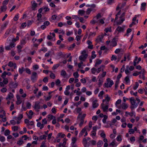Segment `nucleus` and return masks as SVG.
<instances>
[{
    "label": "nucleus",
    "mask_w": 147,
    "mask_h": 147,
    "mask_svg": "<svg viewBox=\"0 0 147 147\" xmlns=\"http://www.w3.org/2000/svg\"><path fill=\"white\" fill-rule=\"evenodd\" d=\"M136 100L138 102L137 103L136 102V100L134 98L132 97L129 98V101L131 104L130 108L131 110L136 108L138 106L139 103L140 102V100L139 98H136Z\"/></svg>",
    "instance_id": "f257e3e1"
},
{
    "label": "nucleus",
    "mask_w": 147,
    "mask_h": 147,
    "mask_svg": "<svg viewBox=\"0 0 147 147\" xmlns=\"http://www.w3.org/2000/svg\"><path fill=\"white\" fill-rule=\"evenodd\" d=\"M38 78V75L36 72H33L31 76V79L33 82H35L37 80Z\"/></svg>",
    "instance_id": "f03ea898"
},
{
    "label": "nucleus",
    "mask_w": 147,
    "mask_h": 147,
    "mask_svg": "<svg viewBox=\"0 0 147 147\" xmlns=\"http://www.w3.org/2000/svg\"><path fill=\"white\" fill-rule=\"evenodd\" d=\"M86 116L85 114L82 115V113H80L77 117V119L78 120L82 121L84 122V119Z\"/></svg>",
    "instance_id": "7ed1b4c3"
},
{
    "label": "nucleus",
    "mask_w": 147,
    "mask_h": 147,
    "mask_svg": "<svg viewBox=\"0 0 147 147\" xmlns=\"http://www.w3.org/2000/svg\"><path fill=\"white\" fill-rule=\"evenodd\" d=\"M15 44L14 42H11L9 45L5 47V49L7 50H10L15 46Z\"/></svg>",
    "instance_id": "20e7f679"
},
{
    "label": "nucleus",
    "mask_w": 147,
    "mask_h": 147,
    "mask_svg": "<svg viewBox=\"0 0 147 147\" xmlns=\"http://www.w3.org/2000/svg\"><path fill=\"white\" fill-rule=\"evenodd\" d=\"M88 56V54H83L80 56L79 57L80 60L84 61Z\"/></svg>",
    "instance_id": "39448f33"
},
{
    "label": "nucleus",
    "mask_w": 147,
    "mask_h": 147,
    "mask_svg": "<svg viewBox=\"0 0 147 147\" xmlns=\"http://www.w3.org/2000/svg\"><path fill=\"white\" fill-rule=\"evenodd\" d=\"M40 102L38 101H36L35 102L34 106V109L36 111H38V110L40 109Z\"/></svg>",
    "instance_id": "423d86ee"
},
{
    "label": "nucleus",
    "mask_w": 147,
    "mask_h": 147,
    "mask_svg": "<svg viewBox=\"0 0 147 147\" xmlns=\"http://www.w3.org/2000/svg\"><path fill=\"white\" fill-rule=\"evenodd\" d=\"M18 86V84L16 83H14L13 82H11L9 84V88L11 89V88H16Z\"/></svg>",
    "instance_id": "0eeeda50"
},
{
    "label": "nucleus",
    "mask_w": 147,
    "mask_h": 147,
    "mask_svg": "<svg viewBox=\"0 0 147 147\" xmlns=\"http://www.w3.org/2000/svg\"><path fill=\"white\" fill-rule=\"evenodd\" d=\"M32 3L31 8L33 10H36V8L37 6V4L34 1H32L31 2Z\"/></svg>",
    "instance_id": "6e6552de"
},
{
    "label": "nucleus",
    "mask_w": 147,
    "mask_h": 147,
    "mask_svg": "<svg viewBox=\"0 0 147 147\" xmlns=\"http://www.w3.org/2000/svg\"><path fill=\"white\" fill-rule=\"evenodd\" d=\"M102 109L103 111L104 112H107L109 108V106L108 105H106L105 106L104 104L102 103L101 105Z\"/></svg>",
    "instance_id": "1a4fd4ad"
},
{
    "label": "nucleus",
    "mask_w": 147,
    "mask_h": 147,
    "mask_svg": "<svg viewBox=\"0 0 147 147\" xmlns=\"http://www.w3.org/2000/svg\"><path fill=\"white\" fill-rule=\"evenodd\" d=\"M124 26H123L122 27L118 26L116 28V31H117L119 32H123L124 31Z\"/></svg>",
    "instance_id": "9d476101"
},
{
    "label": "nucleus",
    "mask_w": 147,
    "mask_h": 147,
    "mask_svg": "<svg viewBox=\"0 0 147 147\" xmlns=\"http://www.w3.org/2000/svg\"><path fill=\"white\" fill-rule=\"evenodd\" d=\"M109 82V83H105L104 84L105 87L106 88L111 87L114 84L113 81L112 80H111Z\"/></svg>",
    "instance_id": "9b49d317"
},
{
    "label": "nucleus",
    "mask_w": 147,
    "mask_h": 147,
    "mask_svg": "<svg viewBox=\"0 0 147 147\" xmlns=\"http://www.w3.org/2000/svg\"><path fill=\"white\" fill-rule=\"evenodd\" d=\"M7 9V7L6 6L2 5L1 6L0 8V13L2 12H5L6 11Z\"/></svg>",
    "instance_id": "f8f14e48"
},
{
    "label": "nucleus",
    "mask_w": 147,
    "mask_h": 147,
    "mask_svg": "<svg viewBox=\"0 0 147 147\" xmlns=\"http://www.w3.org/2000/svg\"><path fill=\"white\" fill-rule=\"evenodd\" d=\"M97 100H95L92 102V107L93 108H95L98 106V104L97 103Z\"/></svg>",
    "instance_id": "ddd939ff"
},
{
    "label": "nucleus",
    "mask_w": 147,
    "mask_h": 147,
    "mask_svg": "<svg viewBox=\"0 0 147 147\" xmlns=\"http://www.w3.org/2000/svg\"><path fill=\"white\" fill-rule=\"evenodd\" d=\"M7 65L10 67L14 66V69H16L17 67V66L16 63H13L12 61H10L7 64Z\"/></svg>",
    "instance_id": "4468645a"
},
{
    "label": "nucleus",
    "mask_w": 147,
    "mask_h": 147,
    "mask_svg": "<svg viewBox=\"0 0 147 147\" xmlns=\"http://www.w3.org/2000/svg\"><path fill=\"white\" fill-rule=\"evenodd\" d=\"M26 113L27 114L28 118L29 119H31L32 118V116L33 114V113L32 111L31 110H30L28 112V114L26 112Z\"/></svg>",
    "instance_id": "2eb2a0df"
},
{
    "label": "nucleus",
    "mask_w": 147,
    "mask_h": 147,
    "mask_svg": "<svg viewBox=\"0 0 147 147\" xmlns=\"http://www.w3.org/2000/svg\"><path fill=\"white\" fill-rule=\"evenodd\" d=\"M14 97L13 94L11 92H9L8 95L7 96L6 99H11Z\"/></svg>",
    "instance_id": "dca6fc26"
},
{
    "label": "nucleus",
    "mask_w": 147,
    "mask_h": 147,
    "mask_svg": "<svg viewBox=\"0 0 147 147\" xmlns=\"http://www.w3.org/2000/svg\"><path fill=\"white\" fill-rule=\"evenodd\" d=\"M96 10L95 9H93L91 8H88L86 10V14L88 15L90 14L91 12L92 11H96Z\"/></svg>",
    "instance_id": "f3484780"
},
{
    "label": "nucleus",
    "mask_w": 147,
    "mask_h": 147,
    "mask_svg": "<svg viewBox=\"0 0 147 147\" xmlns=\"http://www.w3.org/2000/svg\"><path fill=\"white\" fill-rule=\"evenodd\" d=\"M117 45V43L115 40V39L114 38L111 41V46H112L113 47H115Z\"/></svg>",
    "instance_id": "a211bd4d"
},
{
    "label": "nucleus",
    "mask_w": 147,
    "mask_h": 147,
    "mask_svg": "<svg viewBox=\"0 0 147 147\" xmlns=\"http://www.w3.org/2000/svg\"><path fill=\"white\" fill-rule=\"evenodd\" d=\"M27 42V40H26V38H22V40H20V43L21 45H25Z\"/></svg>",
    "instance_id": "6ab92c4d"
},
{
    "label": "nucleus",
    "mask_w": 147,
    "mask_h": 147,
    "mask_svg": "<svg viewBox=\"0 0 147 147\" xmlns=\"http://www.w3.org/2000/svg\"><path fill=\"white\" fill-rule=\"evenodd\" d=\"M67 75V74L65 70H62L61 71V75L63 76L64 78H65Z\"/></svg>",
    "instance_id": "aec40b11"
},
{
    "label": "nucleus",
    "mask_w": 147,
    "mask_h": 147,
    "mask_svg": "<svg viewBox=\"0 0 147 147\" xmlns=\"http://www.w3.org/2000/svg\"><path fill=\"white\" fill-rule=\"evenodd\" d=\"M125 20V18H123L122 19H120L119 20L118 22H117V25H121V24Z\"/></svg>",
    "instance_id": "412c9836"
},
{
    "label": "nucleus",
    "mask_w": 147,
    "mask_h": 147,
    "mask_svg": "<svg viewBox=\"0 0 147 147\" xmlns=\"http://www.w3.org/2000/svg\"><path fill=\"white\" fill-rule=\"evenodd\" d=\"M128 107V106L125 103H123L121 105L122 108L124 110L126 109Z\"/></svg>",
    "instance_id": "4be33fe9"
},
{
    "label": "nucleus",
    "mask_w": 147,
    "mask_h": 147,
    "mask_svg": "<svg viewBox=\"0 0 147 147\" xmlns=\"http://www.w3.org/2000/svg\"><path fill=\"white\" fill-rule=\"evenodd\" d=\"M146 3L145 2L142 3L141 4V9L142 10H144Z\"/></svg>",
    "instance_id": "5701e85b"
},
{
    "label": "nucleus",
    "mask_w": 147,
    "mask_h": 147,
    "mask_svg": "<svg viewBox=\"0 0 147 147\" xmlns=\"http://www.w3.org/2000/svg\"><path fill=\"white\" fill-rule=\"evenodd\" d=\"M8 24V23L6 22L3 24L1 25V28L2 30H4L7 27V25Z\"/></svg>",
    "instance_id": "b1692460"
},
{
    "label": "nucleus",
    "mask_w": 147,
    "mask_h": 147,
    "mask_svg": "<svg viewBox=\"0 0 147 147\" xmlns=\"http://www.w3.org/2000/svg\"><path fill=\"white\" fill-rule=\"evenodd\" d=\"M42 15L40 13H38L37 14V20L39 22L40 20H41V18L42 17Z\"/></svg>",
    "instance_id": "393cba45"
},
{
    "label": "nucleus",
    "mask_w": 147,
    "mask_h": 147,
    "mask_svg": "<svg viewBox=\"0 0 147 147\" xmlns=\"http://www.w3.org/2000/svg\"><path fill=\"white\" fill-rule=\"evenodd\" d=\"M75 46V43H74L73 44L71 45L68 48V50H72Z\"/></svg>",
    "instance_id": "a878e982"
},
{
    "label": "nucleus",
    "mask_w": 147,
    "mask_h": 147,
    "mask_svg": "<svg viewBox=\"0 0 147 147\" xmlns=\"http://www.w3.org/2000/svg\"><path fill=\"white\" fill-rule=\"evenodd\" d=\"M106 72H104L101 74H100L98 77V78H102L105 77L106 75Z\"/></svg>",
    "instance_id": "bb28decb"
},
{
    "label": "nucleus",
    "mask_w": 147,
    "mask_h": 147,
    "mask_svg": "<svg viewBox=\"0 0 147 147\" xmlns=\"http://www.w3.org/2000/svg\"><path fill=\"white\" fill-rule=\"evenodd\" d=\"M25 71V68L24 67H22L21 68L19 69V72L20 74H22L24 71Z\"/></svg>",
    "instance_id": "cd10ccee"
},
{
    "label": "nucleus",
    "mask_w": 147,
    "mask_h": 147,
    "mask_svg": "<svg viewBox=\"0 0 147 147\" xmlns=\"http://www.w3.org/2000/svg\"><path fill=\"white\" fill-rule=\"evenodd\" d=\"M102 60H101L97 59L96 61L95 64L94 65L95 67H96L97 65L100 64L101 63Z\"/></svg>",
    "instance_id": "c85d7f7f"
},
{
    "label": "nucleus",
    "mask_w": 147,
    "mask_h": 147,
    "mask_svg": "<svg viewBox=\"0 0 147 147\" xmlns=\"http://www.w3.org/2000/svg\"><path fill=\"white\" fill-rule=\"evenodd\" d=\"M103 143L102 140H99L97 143V146L98 147H101Z\"/></svg>",
    "instance_id": "c756f323"
},
{
    "label": "nucleus",
    "mask_w": 147,
    "mask_h": 147,
    "mask_svg": "<svg viewBox=\"0 0 147 147\" xmlns=\"http://www.w3.org/2000/svg\"><path fill=\"white\" fill-rule=\"evenodd\" d=\"M16 97L17 99V100L16 102V104L18 105L21 104L22 101L20 99V97H19V98H18V96H16Z\"/></svg>",
    "instance_id": "7c9ffc66"
},
{
    "label": "nucleus",
    "mask_w": 147,
    "mask_h": 147,
    "mask_svg": "<svg viewBox=\"0 0 147 147\" xmlns=\"http://www.w3.org/2000/svg\"><path fill=\"white\" fill-rule=\"evenodd\" d=\"M85 13V11L81 9L79 10L78 12V14L81 16H82Z\"/></svg>",
    "instance_id": "2f4dec72"
},
{
    "label": "nucleus",
    "mask_w": 147,
    "mask_h": 147,
    "mask_svg": "<svg viewBox=\"0 0 147 147\" xmlns=\"http://www.w3.org/2000/svg\"><path fill=\"white\" fill-rule=\"evenodd\" d=\"M92 54L91 56V58L92 59H94L96 57V55L95 54V51H93L92 52Z\"/></svg>",
    "instance_id": "473e14b6"
},
{
    "label": "nucleus",
    "mask_w": 147,
    "mask_h": 147,
    "mask_svg": "<svg viewBox=\"0 0 147 147\" xmlns=\"http://www.w3.org/2000/svg\"><path fill=\"white\" fill-rule=\"evenodd\" d=\"M10 134V131L9 129H6L4 132V135L7 136L9 135Z\"/></svg>",
    "instance_id": "72a5a7b5"
},
{
    "label": "nucleus",
    "mask_w": 147,
    "mask_h": 147,
    "mask_svg": "<svg viewBox=\"0 0 147 147\" xmlns=\"http://www.w3.org/2000/svg\"><path fill=\"white\" fill-rule=\"evenodd\" d=\"M112 31L111 28V27H110L109 28H105V31L106 33H107L108 32H111Z\"/></svg>",
    "instance_id": "f704fd0d"
},
{
    "label": "nucleus",
    "mask_w": 147,
    "mask_h": 147,
    "mask_svg": "<svg viewBox=\"0 0 147 147\" xmlns=\"http://www.w3.org/2000/svg\"><path fill=\"white\" fill-rule=\"evenodd\" d=\"M23 117V116L22 114H19L17 117V119L18 121H20Z\"/></svg>",
    "instance_id": "c9c22d12"
},
{
    "label": "nucleus",
    "mask_w": 147,
    "mask_h": 147,
    "mask_svg": "<svg viewBox=\"0 0 147 147\" xmlns=\"http://www.w3.org/2000/svg\"><path fill=\"white\" fill-rule=\"evenodd\" d=\"M108 118V117L106 115H104V118L102 120V122L104 123H105L106 122V120Z\"/></svg>",
    "instance_id": "e433bc0d"
},
{
    "label": "nucleus",
    "mask_w": 147,
    "mask_h": 147,
    "mask_svg": "<svg viewBox=\"0 0 147 147\" xmlns=\"http://www.w3.org/2000/svg\"><path fill=\"white\" fill-rule=\"evenodd\" d=\"M25 71L28 74H31V71L30 69L28 68H25Z\"/></svg>",
    "instance_id": "4c0bfd02"
},
{
    "label": "nucleus",
    "mask_w": 147,
    "mask_h": 147,
    "mask_svg": "<svg viewBox=\"0 0 147 147\" xmlns=\"http://www.w3.org/2000/svg\"><path fill=\"white\" fill-rule=\"evenodd\" d=\"M46 141H44L42 142L40 147H47L45 144Z\"/></svg>",
    "instance_id": "58836bf2"
},
{
    "label": "nucleus",
    "mask_w": 147,
    "mask_h": 147,
    "mask_svg": "<svg viewBox=\"0 0 147 147\" xmlns=\"http://www.w3.org/2000/svg\"><path fill=\"white\" fill-rule=\"evenodd\" d=\"M57 136L58 137L61 136V138H63L65 136V135L64 134H62L61 133H59L58 134Z\"/></svg>",
    "instance_id": "ea45409f"
},
{
    "label": "nucleus",
    "mask_w": 147,
    "mask_h": 147,
    "mask_svg": "<svg viewBox=\"0 0 147 147\" xmlns=\"http://www.w3.org/2000/svg\"><path fill=\"white\" fill-rule=\"evenodd\" d=\"M9 0H5L3 2L2 5L4 6H6Z\"/></svg>",
    "instance_id": "a19ab883"
},
{
    "label": "nucleus",
    "mask_w": 147,
    "mask_h": 147,
    "mask_svg": "<svg viewBox=\"0 0 147 147\" xmlns=\"http://www.w3.org/2000/svg\"><path fill=\"white\" fill-rule=\"evenodd\" d=\"M60 66V64H57L54 65L52 67V69L54 70L56 69H57Z\"/></svg>",
    "instance_id": "79ce46f5"
},
{
    "label": "nucleus",
    "mask_w": 147,
    "mask_h": 147,
    "mask_svg": "<svg viewBox=\"0 0 147 147\" xmlns=\"http://www.w3.org/2000/svg\"><path fill=\"white\" fill-rule=\"evenodd\" d=\"M5 140V138L3 136H1L0 135V141L1 142H4Z\"/></svg>",
    "instance_id": "37998d69"
},
{
    "label": "nucleus",
    "mask_w": 147,
    "mask_h": 147,
    "mask_svg": "<svg viewBox=\"0 0 147 147\" xmlns=\"http://www.w3.org/2000/svg\"><path fill=\"white\" fill-rule=\"evenodd\" d=\"M38 65L37 64H36L34 65L33 66V69L34 70H36L39 68Z\"/></svg>",
    "instance_id": "c03bdc74"
},
{
    "label": "nucleus",
    "mask_w": 147,
    "mask_h": 147,
    "mask_svg": "<svg viewBox=\"0 0 147 147\" xmlns=\"http://www.w3.org/2000/svg\"><path fill=\"white\" fill-rule=\"evenodd\" d=\"M96 32H90L88 35V37H90L92 36H94L96 35Z\"/></svg>",
    "instance_id": "a18cd8bd"
},
{
    "label": "nucleus",
    "mask_w": 147,
    "mask_h": 147,
    "mask_svg": "<svg viewBox=\"0 0 147 147\" xmlns=\"http://www.w3.org/2000/svg\"><path fill=\"white\" fill-rule=\"evenodd\" d=\"M73 76L75 78H77L79 76L78 73L77 71L74 73Z\"/></svg>",
    "instance_id": "49530a36"
},
{
    "label": "nucleus",
    "mask_w": 147,
    "mask_h": 147,
    "mask_svg": "<svg viewBox=\"0 0 147 147\" xmlns=\"http://www.w3.org/2000/svg\"><path fill=\"white\" fill-rule=\"evenodd\" d=\"M4 51V49L3 46L0 47V53L3 55V53Z\"/></svg>",
    "instance_id": "de8ad7c7"
},
{
    "label": "nucleus",
    "mask_w": 147,
    "mask_h": 147,
    "mask_svg": "<svg viewBox=\"0 0 147 147\" xmlns=\"http://www.w3.org/2000/svg\"><path fill=\"white\" fill-rule=\"evenodd\" d=\"M142 78L143 80H144L145 79V70L144 69H142Z\"/></svg>",
    "instance_id": "09e8293b"
},
{
    "label": "nucleus",
    "mask_w": 147,
    "mask_h": 147,
    "mask_svg": "<svg viewBox=\"0 0 147 147\" xmlns=\"http://www.w3.org/2000/svg\"><path fill=\"white\" fill-rule=\"evenodd\" d=\"M98 21L93 19L90 21V23L92 24H94L95 23H98Z\"/></svg>",
    "instance_id": "8fccbe9b"
},
{
    "label": "nucleus",
    "mask_w": 147,
    "mask_h": 147,
    "mask_svg": "<svg viewBox=\"0 0 147 147\" xmlns=\"http://www.w3.org/2000/svg\"><path fill=\"white\" fill-rule=\"evenodd\" d=\"M139 86V84L138 82H136L135 84V86L133 87V89L134 90H136L138 88Z\"/></svg>",
    "instance_id": "3c124183"
},
{
    "label": "nucleus",
    "mask_w": 147,
    "mask_h": 147,
    "mask_svg": "<svg viewBox=\"0 0 147 147\" xmlns=\"http://www.w3.org/2000/svg\"><path fill=\"white\" fill-rule=\"evenodd\" d=\"M6 75H7V72L5 71L2 73L1 77L3 79H4L5 78Z\"/></svg>",
    "instance_id": "603ef678"
},
{
    "label": "nucleus",
    "mask_w": 147,
    "mask_h": 147,
    "mask_svg": "<svg viewBox=\"0 0 147 147\" xmlns=\"http://www.w3.org/2000/svg\"><path fill=\"white\" fill-rule=\"evenodd\" d=\"M51 18L53 20H57V16L56 15H53L52 16Z\"/></svg>",
    "instance_id": "864d4df0"
},
{
    "label": "nucleus",
    "mask_w": 147,
    "mask_h": 147,
    "mask_svg": "<svg viewBox=\"0 0 147 147\" xmlns=\"http://www.w3.org/2000/svg\"><path fill=\"white\" fill-rule=\"evenodd\" d=\"M114 0H107V3L108 5H111L114 2Z\"/></svg>",
    "instance_id": "5fc2aeb1"
},
{
    "label": "nucleus",
    "mask_w": 147,
    "mask_h": 147,
    "mask_svg": "<svg viewBox=\"0 0 147 147\" xmlns=\"http://www.w3.org/2000/svg\"><path fill=\"white\" fill-rule=\"evenodd\" d=\"M73 34V32L72 31H69L66 32V35L67 36H69L70 35H72Z\"/></svg>",
    "instance_id": "6e6d98bb"
},
{
    "label": "nucleus",
    "mask_w": 147,
    "mask_h": 147,
    "mask_svg": "<svg viewBox=\"0 0 147 147\" xmlns=\"http://www.w3.org/2000/svg\"><path fill=\"white\" fill-rule=\"evenodd\" d=\"M19 18V16L18 14L16 15L13 18L14 21H17L18 19Z\"/></svg>",
    "instance_id": "4d7b16f0"
},
{
    "label": "nucleus",
    "mask_w": 147,
    "mask_h": 147,
    "mask_svg": "<svg viewBox=\"0 0 147 147\" xmlns=\"http://www.w3.org/2000/svg\"><path fill=\"white\" fill-rule=\"evenodd\" d=\"M116 139L117 141H121L122 140V139L121 135H119L117 137Z\"/></svg>",
    "instance_id": "13d9d810"
},
{
    "label": "nucleus",
    "mask_w": 147,
    "mask_h": 147,
    "mask_svg": "<svg viewBox=\"0 0 147 147\" xmlns=\"http://www.w3.org/2000/svg\"><path fill=\"white\" fill-rule=\"evenodd\" d=\"M76 138L75 137L72 138V142L71 144H75L76 141Z\"/></svg>",
    "instance_id": "bf43d9fd"
},
{
    "label": "nucleus",
    "mask_w": 147,
    "mask_h": 147,
    "mask_svg": "<svg viewBox=\"0 0 147 147\" xmlns=\"http://www.w3.org/2000/svg\"><path fill=\"white\" fill-rule=\"evenodd\" d=\"M50 76L52 79H54L55 77V75L52 72L50 74Z\"/></svg>",
    "instance_id": "052dcab7"
},
{
    "label": "nucleus",
    "mask_w": 147,
    "mask_h": 147,
    "mask_svg": "<svg viewBox=\"0 0 147 147\" xmlns=\"http://www.w3.org/2000/svg\"><path fill=\"white\" fill-rule=\"evenodd\" d=\"M23 143V141L22 140H20L18 141L17 142V144L19 145H22Z\"/></svg>",
    "instance_id": "680f3d73"
},
{
    "label": "nucleus",
    "mask_w": 147,
    "mask_h": 147,
    "mask_svg": "<svg viewBox=\"0 0 147 147\" xmlns=\"http://www.w3.org/2000/svg\"><path fill=\"white\" fill-rule=\"evenodd\" d=\"M43 24L46 26L49 25L50 24V23L49 21H47L45 22H44Z\"/></svg>",
    "instance_id": "e2e57ef3"
},
{
    "label": "nucleus",
    "mask_w": 147,
    "mask_h": 147,
    "mask_svg": "<svg viewBox=\"0 0 147 147\" xmlns=\"http://www.w3.org/2000/svg\"><path fill=\"white\" fill-rule=\"evenodd\" d=\"M125 81L127 83H129L130 82V80L129 78V77L128 76H126L125 78Z\"/></svg>",
    "instance_id": "0e129e2a"
},
{
    "label": "nucleus",
    "mask_w": 147,
    "mask_h": 147,
    "mask_svg": "<svg viewBox=\"0 0 147 147\" xmlns=\"http://www.w3.org/2000/svg\"><path fill=\"white\" fill-rule=\"evenodd\" d=\"M101 18V15L100 13H98L96 16L94 17V18H96L97 20H98L99 18Z\"/></svg>",
    "instance_id": "69168bd1"
},
{
    "label": "nucleus",
    "mask_w": 147,
    "mask_h": 147,
    "mask_svg": "<svg viewBox=\"0 0 147 147\" xmlns=\"http://www.w3.org/2000/svg\"><path fill=\"white\" fill-rule=\"evenodd\" d=\"M80 22L82 23H84L85 21L84 20V18L82 17H79V18Z\"/></svg>",
    "instance_id": "338daca9"
},
{
    "label": "nucleus",
    "mask_w": 147,
    "mask_h": 147,
    "mask_svg": "<svg viewBox=\"0 0 147 147\" xmlns=\"http://www.w3.org/2000/svg\"><path fill=\"white\" fill-rule=\"evenodd\" d=\"M96 70L95 67H92L91 69V72L93 74H95Z\"/></svg>",
    "instance_id": "774afa93"
}]
</instances>
